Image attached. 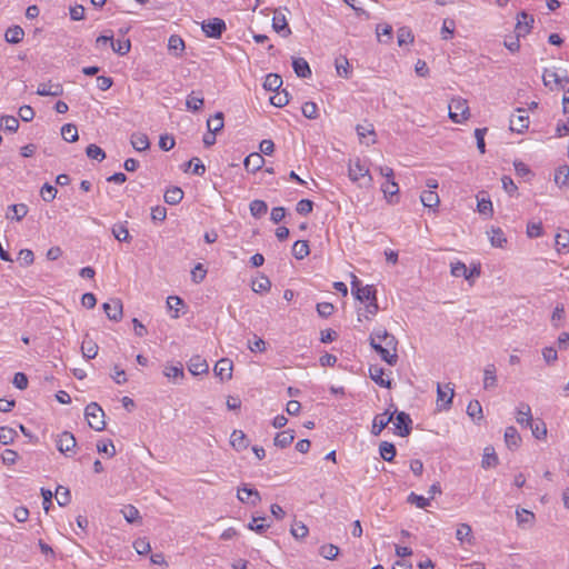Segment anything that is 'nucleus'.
<instances>
[{"label": "nucleus", "mask_w": 569, "mask_h": 569, "mask_svg": "<svg viewBox=\"0 0 569 569\" xmlns=\"http://www.w3.org/2000/svg\"><path fill=\"white\" fill-rule=\"evenodd\" d=\"M497 387V369L493 363H489L483 370V388L491 389Z\"/></svg>", "instance_id": "obj_20"}, {"label": "nucleus", "mask_w": 569, "mask_h": 569, "mask_svg": "<svg viewBox=\"0 0 569 569\" xmlns=\"http://www.w3.org/2000/svg\"><path fill=\"white\" fill-rule=\"evenodd\" d=\"M19 128V121L13 116H2L0 118V129L7 130L9 132H17Z\"/></svg>", "instance_id": "obj_49"}, {"label": "nucleus", "mask_w": 569, "mask_h": 569, "mask_svg": "<svg viewBox=\"0 0 569 569\" xmlns=\"http://www.w3.org/2000/svg\"><path fill=\"white\" fill-rule=\"evenodd\" d=\"M542 80H543V83L546 87L551 86V83L563 87L562 82H566V83L568 82L567 78L562 79L556 71L547 70V69L545 70V72L542 74Z\"/></svg>", "instance_id": "obj_39"}, {"label": "nucleus", "mask_w": 569, "mask_h": 569, "mask_svg": "<svg viewBox=\"0 0 569 569\" xmlns=\"http://www.w3.org/2000/svg\"><path fill=\"white\" fill-rule=\"evenodd\" d=\"M295 440V432L293 430H284L281 432H278L273 439L274 446L279 448H286L292 443Z\"/></svg>", "instance_id": "obj_29"}, {"label": "nucleus", "mask_w": 569, "mask_h": 569, "mask_svg": "<svg viewBox=\"0 0 569 569\" xmlns=\"http://www.w3.org/2000/svg\"><path fill=\"white\" fill-rule=\"evenodd\" d=\"M568 180H569V167L567 164L560 166L556 170V174H555L556 183L565 186L568 183Z\"/></svg>", "instance_id": "obj_61"}, {"label": "nucleus", "mask_w": 569, "mask_h": 569, "mask_svg": "<svg viewBox=\"0 0 569 569\" xmlns=\"http://www.w3.org/2000/svg\"><path fill=\"white\" fill-rule=\"evenodd\" d=\"M517 112L519 114L512 116L510 119V130L517 133H522L529 127V116L527 114V111L523 108H518Z\"/></svg>", "instance_id": "obj_8"}, {"label": "nucleus", "mask_w": 569, "mask_h": 569, "mask_svg": "<svg viewBox=\"0 0 569 569\" xmlns=\"http://www.w3.org/2000/svg\"><path fill=\"white\" fill-rule=\"evenodd\" d=\"M420 201L426 208L432 209L439 206L440 199L433 190H425L420 196Z\"/></svg>", "instance_id": "obj_33"}, {"label": "nucleus", "mask_w": 569, "mask_h": 569, "mask_svg": "<svg viewBox=\"0 0 569 569\" xmlns=\"http://www.w3.org/2000/svg\"><path fill=\"white\" fill-rule=\"evenodd\" d=\"M113 237L120 242H130L131 236L127 228V222L116 223L112 227Z\"/></svg>", "instance_id": "obj_31"}, {"label": "nucleus", "mask_w": 569, "mask_h": 569, "mask_svg": "<svg viewBox=\"0 0 569 569\" xmlns=\"http://www.w3.org/2000/svg\"><path fill=\"white\" fill-rule=\"evenodd\" d=\"M63 93V87L61 83H40L37 89V94L46 97L52 96L58 97Z\"/></svg>", "instance_id": "obj_19"}, {"label": "nucleus", "mask_w": 569, "mask_h": 569, "mask_svg": "<svg viewBox=\"0 0 569 569\" xmlns=\"http://www.w3.org/2000/svg\"><path fill=\"white\" fill-rule=\"evenodd\" d=\"M470 116L467 100L462 98L451 99L449 103V118L456 122L461 123Z\"/></svg>", "instance_id": "obj_4"}, {"label": "nucleus", "mask_w": 569, "mask_h": 569, "mask_svg": "<svg viewBox=\"0 0 569 569\" xmlns=\"http://www.w3.org/2000/svg\"><path fill=\"white\" fill-rule=\"evenodd\" d=\"M370 378L380 387L391 388V380L385 379V370L379 366H371L369 368Z\"/></svg>", "instance_id": "obj_21"}, {"label": "nucleus", "mask_w": 569, "mask_h": 569, "mask_svg": "<svg viewBox=\"0 0 569 569\" xmlns=\"http://www.w3.org/2000/svg\"><path fill=\"white\" fill-rule=\"evenodd\" d=\"M319 553L323 558L332 560V559H335L338 556L339 548L336 545H332V543L323 545V546L320 547Z\"/></svg>", "instance_id": "obj_59"}, {"label": "nucleus", "mask_w": 569, "mask_h": 569, "mask_svg": "<svg viewBox=\"0 0 569 569\" xmlns=\"http://www.w3.org/2000/svg\"><path fill=\"white\" fill-rule=\"evenodd\" d=\"M168 49L176 56H181L184 50V41L179 36H171L168 41Z\"/></svg>", "instance_id": "obj_47"}, {"label": "nucleus", "mask_w": 569, "mask_h": 569, "mask_svg": "<svg viewBox=\"0 0 569 569\" xmlns=\"http://www.w3.org/2000/svg\"><path fill=\"white\" fill-rule=\"evenodd\" d=\"M56 499L59 506H67L70 502V490L63 486H58L56 490Z\"/></svg>", "instance_id": "obj_55"}, {"label": "nucleus", "mask_w": 569, "mask_h": 569, "mask_svg": "<svg viewBox=\"0 0 569 569\" xmlns=\"http://www.w3.org/2000/svg\"><path fill=\"white\" fill-rule=\"evenodd\" d=\"M102 308L110 320H121L123 306L120 299H111L110 302L103 303Z\"/></svg>", "instance_id": "obj_13"}, {"label": "nucleus", "mask_w": 569, "mask_h": 569, "mask_svg": "<svg viewBox=\"0 0 569 569\" xmlns=\"http://www.w3.org/2000/svg\"><path fill=\"white\" fill-rule=\"evenodd\" d=\"M270 103L274 107H284L289 103V94L286 90L270 97Z\"/></svg>", "instance_id": "obj_63"}, {"label": "nucleus", "mask_w": 569, "mask_h": 569, "mask_svg": "<svg viewBox=\"0 0 569 569\" xmlns=\"http://www.w3.org/2000/svg\"><path fill=\"white\" fill-rule=\"evenodd\" d=\"M112 50L119 56H124L130 51L131 43L129 39L111 41Z\"/></svg>", "instance_id": "obj_53"}, {"label": "nucleus", "mask_w": 569, "mask_h": 569, "mask_svg": "<svg viewBox=\"0 0 569 569\" xmlns=\"http://www.w3.org/2000/svg\"><path fill=\"white\" fill-rule=\"evenodd\" d=\"M456 538L461 543L467 542L469 545H472L473 536L471 527L468 523H460L456 531Z\"/></svg>", "instance_id": "obj_30"}, {"label": "nucleus", "mask_w": 569, "mask_h": 569, "mask_svg": "<svg viewBox=\"0 0 569 569\" xmlns=\"http://www.w3.org/2000/svg\"><path fill=\"white\" fill-rule=\"evenodd\" d=\"M202 30L207 37L218 39L226 30V23L220 18L209 19L208 21H203Z\"/></svg>", "instance_id": "obj_7"}, {"label": "nucleus", "mask_w": 569, "mask_h": 569, "mask_svg": "<svg viewBox=\"0 0 569 569\" xmlns=\"http://www.w3.org/2000/svg\"><path fill=\"white\" fill-rule=\"evenodd\" d=\"M395 412L387 409L383 413L377 415L373 418L371 432L379 436L381 431L393 420Z\"/></svg>", "instance_id": "obj_14"}, {"label": "nucleus", "mask_w": 569, "mask_h": 569, "mask_svg": "<svg viewBox=\"0 0 569 569\" xmlns=\"http://www.w3.org/2000/svg\"><path fill=\"white\" fill-rule=\"evenodd\" d=\"M237 498L242 502L257 506L261 501V496L257 489L249 488L247 485L238 488Z\"/></svg>", "instance_id": "obj_9"}, {"label": "nucleus", "mask_w": 569, "mask_h": 569, "mask_svg": "<svg viewBox=\"0 0 569 569\" xmlns=\"http://www.w3.org/2000/svg\"><path fill=\"white\" fill-rule=\"evenodd\" d=\"M292 68L295 70V73L299 78H309L311 77V69L309 63L303 58H295L292 60Z\"/></svg>", "instance_id": "obj_24"}, {"label": "nucleus", "mask_w": 569, "mask_h": 569, "mask_svg": "<svg viewBox=\"0 0 569 569\" xmlns=\"http://www.w3.org/2000/svg\"><path fill=\"white\" fill-rule=\"evenodd\" d=\"M376 32L380 42L388 43L392 39V27L388 23L378 24Z\"/></svg>", "instance_id": "obj_43"}, {"label": "nucleus", "mask_w": 569, "mask_h": 569, "mask_svg": "<svg viewBox=\"0 0 569 569\" xmlns=\"http://www.w3.org/2000/svg\"><path fill=\"white\" fill-rule=\"evenodd\" d=\"M208 131L219 132L223 129V113L217 112L212 118L207 121Z\"/></svg>", "instance_id": "obj_48"}, {"label": "nucleus", "mask_w": 569, "mask_h": 569, "mask_svg": "<svg viewBox=\"0 0 569 569\" xmlns=\"http://www.w3.org/2000/svg\"><path fill=\"white\" fill-rule=\"evenodd\" d=\"M302 114L308 119H316L318 117V107L312 101H307L301 107Z\"/></svg>", "instance_id": "obj_62"}, {"label": "nucleus", "mask_w": 569, "mask_h": 569, "mask_svg": "<svg viewBox=\"0 0 569 569\" xmlns=\"http://www.w3.org/2000/svg\"><path fill=\"white\" fill-rule=\"evenodd\" d=\"M282 86V79L277 73H269L263 81V88L268 91H278Z\"/></svg>", "instance_id": "obj_37"}, {"label": "nucleus", "mask_w": 569, "mask_h": 569, "mask_svg": "<svg viewBox=\"0 0 569 569\" xmlns=\"http://www.w3.org/2000/svg\"><path fill=\"white\" fill-rule=\"evenodd\" d=\"M124 519L129 522V523H133L136 521H138L140 519V513H139V510L132 506V505H128L126 506L122 510H121Z\"/></svg>", "instance_id": "obj_57"}, {"label": "nucleus", "mask_w": 569, "mask_h": 569, "mask_svg": "<svg viewBox=\"0 0 569 569\" xmlns=\"http://www.w3.org/2000/svg\"><path fill=\"white\" fill-rule=\"evenodd\" d=\"M505 441L508 448H517L521 438L515 427H508L505 431Z\"/></svg>", "instance_id": "obj_40"}, {"label": "nucleus", "mask_w": 569, "mask_h": 569, "mask_svg": "<svg viewBox=\"0 0 569 569\" xmlns=\"http://www.w3.org/2000/svg\"><path fill=\"white\" fill-rule=\"evenodd\" d=\"M352 284V292L356 296V299H358L361 302H370L372 300L377 299V290L373 286L367 284L361 287L360 281L355 277Z\"/></svg>", "instance_id": "obj_6"}, {"label": "nucleus", "mask_w": 569, "mask_h": 569, "mask_svg": "<svg viewBox=\"0 0 569 569\" xmlns=\"http://www.w3.org/2000/svg\"><path fill=\"white\" fill-rule=\"evenodd\" d=\"M415 37L408 27H401L398 29V44L401 47L403 44L412 43Z\"/></svg>", "instance_id": "obj_54"}, {"label": "nucleus", "mask_w": 569, "mask_h": 569, "mask_svg": "<svg viewBox=\"0 0 569 569\" xmlns=\"http://www.w3.org/2000/svg\"><path fill=\"white\" fill-rule=\"evenodd\" d=\"M233 363L228 358H222L214 366V373L221 381H228L232 378Z\"/></svg>", "instance_id": "obj_11"}, {"label": "nucleus", "mask_w": 569, "mask_h": 569, "mask_svg": "<svg viewBox=\"0 0 569 569\" xmlns=\"http://www.w3.org/2000/svg\"><path fill=\"white\" fill-rule=\"evenodd\" d=\"M61 136L68 142H76L79 138L77 127L72 123L62 126Z\"/></svg>", "instance_id": "obj_50"}, {"label": "nucleus", "mask_w": 569, "mask_h": 569, "mask_svg": "<svg viewBox=\"0 0 569 569\" xmlns=\"http://www.w3.org/2000/svg\"><path fill=\"white\" fill-rule=\"evenodd\" d=\"M98 350V345L92 339H89L88 335H86L81 343L82 356L87 359H93L97 357Z\"/></svg>", "instance_id": "obj_25"}, {"label": "nucleus", "mask_w": 569, "mask_h": 569, "mask_svg": "<svg viewBox=\"0 0 569 569\" xmlns=\"http://www.w3.org/2000/svg\"><path fill=\"white\" fill-rule=\"evenodd\" d=\"M163 199L168 204H178L183 199V191L179 187H171L166 190Z\"/></svg>", "instance_id": "obj_32"}, {"label": "nucleus", "mask_w": 569, "mask_h": 569, "mask_svg": "<svg viewBox=\"0 0 569 569\" xmlns=\"http://www.w3.org/2000/svg\"><path fill=\"white\" fill-rule=\"evenodd\" d=\"M499 460L492 447L485 448L481 466L485 469L493 468L498 465Z\"/></svg>", "instance_id": "obj_36"}, {"label": "nucleus", "mask_w": 569, "mask_h": 569, "mask_svg": "<svg viewBox=\"0 0 569 569\" xmlns=\"http://www.w3.org/2000/svg\"><path fill=\"white\" fill-rule=\"evenodd\" d=\"M264 164V159L261 153H250L243 161V166L248 172H257Z\"/></svg>", "instance_id": "obj_17"}, {"label": "nucleus", "mask_w": 569, "mask_h": 569, "mask_svg": "<svg viewBox=\"0 0 569 569\" xmlns=\"http://www.w3.org/2000/svg\"><path fill=\"white\" fill-rule=\"evenodd\" d=\"M18 437V433L14 429L9 427H0V443L10 445Z\"/></svg>", "instance_id": "obj_52"}, {"label": "nucleus", "mask_w": 569, "mask_h": 569, "mask_svg": "<svg viewBox=\"0 0 569 569\" xmlns=\"http://www.w3.org/2000/svg\"><path fill=\"white\" fill-rule=\"evenodd\" d=\"M348 174L353 182H359L360 187L370 186L372 180L369 173V169L362 163V161L359 158H357L355 161L349 162Z\"/></svg>", "instance_id": "obj_2"}, {"label": "nucleus", "mask_w": 569, "mask_h": 569, "mask_svg": "<svg viewBox=\"0 0 569 569\" xmlns=\"http://www.w3.org/2000/svg\"><path fill=\"white\" fill-rule=\"evenodd\" d=\"M517 523L522 529H530L535 526L536 516L532 511L527 509L516 510Z\"/></svg>", "instance_id": "obj_16"}, {"label": "nucleus", "mask_w": 569, "mask_h": 569, "mask_svg": "<svg viewBox=\"0 0 569 569\" xmlns=\"http://www.w3.org/2000/svg\"><path fill=\"white\" fill-rule=\"evenodd\" d=\"M451 274L453 277H465V279L470 280L472 273H468V269L463 262H456L451 264Z\"/></svg>", "instance_id": "obj_56"}, {"label": "nucleus", "mask_w": 569, "mask_h": 569, "mask_svg": "<svg viewBox=\"0 0 569 569\" xmlns=\"http://www.w3.org/2000/svg\"><path fill=\"white\" fill-rule=\"evenodd\" d=\"M189 371L193 376L206 373L209 370V366L204 359L200 356L192 357L189 362Z\"/></svg>", "instance_id": "obj_22"}, {"label": "nucleus", "mask_w": 569, "mask_h": 569, "mask_svg": "<svg viewBox=\"0 0 569 569\" xmlns=\"http://www.w3.org/2000/svg\"><path fill=\"white\" fill-rule=\"evenodd\" d=\"M130 142L137 151H144L150 147L148 136L140 132L132 133Z\"/></svg>", "instance_id": "obj_28"}, {"label": "nucleus", "mask_w": 569, "mask_h": 569, "mask_svg": "<svg viewBox=\"0 0 569 569\" xmlns=\"http://www.w3.org/2000/svg\"><path fill=\"white\" fill-rule=\"evenodd\" d=\"M535 22V19L531 14L527 13L526 11H521L517 17V24L515 32L518 36V38L527 36Z\"/></svg>", "instance_id": "obj_10"}, {"label": "nucleus", "mask_w": 569, "mask_h": 569, "mask_svg": "<svg viewBox=\"0 0 569 569\" xmlns=\"http://www.w3.org/2000/svg\"><path fill=\"white\" fill-rule=\"evenodd\" d=\"M40 194L46 202H51L57 196V189L49 183H44L40 190Z\"/></svg>", "instance_id": "obj_64"}, {"label": "nucleus", "mask_w": 569, "mask_h": 569, "mask_svg": "<svg viewBox=\"0 0 569 569\" xmlns=\"http://www.w3.org/2000/svg\"><path fill=\"white\" fill-rule=\"evenodd\" d=\"M393 432L399 437H407L412 430V420L405 411L395 410Z\"/></svg>", "instance_id": "obj_5"}, {"label": "nucleus", "mask_w": 569, "mask_h": 569, "mask_svg": "<svg viewBox=\"0 0 569 569\" xmlns=\"http://www.w3.org/2000/svg\"><path fill=\"white\" fill-rule=\"evenodd\" d=\"M379 452L383 460L390 462L396 456V447L391 442L382 441L379 446Z\"/></svg>", "instance_id": "obj_42"}, {"label": "nucleus", "mask_w": 569, "mask_h": 569, "mask_svg": "<svg viewBox=\"0 0 569 569\" xmlns=\"http://www.w3.org/2000/svg\"><path fill=\"white\" fill-rule=\"evenodd\" d=\"M23 36V29L19 26H13L7 29L4 38L7 42L16 44L22 41Z\"/></svg>", "instance_id": "obj_35"}, {"label": "nucleus", "mask_w": 569, "mask_h": 569, "mask_svg": "<svg viewBox=\"0 0 569 569\" xmlns=\"http://www.w3.org/2000/svg\"><path fill=\"white\" fill-rule=\"evenodd\" d=\"M264 521L266 517H252V520L247 525V528L259 535H262L271 526L270 523H266Z\"/></svg>", "instance_id": "obj_41"}, {"label": "nucleus", "mask_w": 569, "mask_h": 569, "mask_svg": "<svg viewBox=\"0 0 569 569\" xmlns=\"http://www.w3.org/2000/svg\"><path fill=\"white\" fill-rule=\"evenodd\" d=\"M272 28L276 32L281 33L282 37H289L291 34V30L288 27V22L286 17L276 11L272 18Z\"/></svg>", "instance_id": "obj_18"}, {"label": "nucleus", "mask_w": 569, "mask_h": 569, "mask_svg": "<svg viewBox=\"0 0 569 569\" xmlns=\"http://www.w3.org/2000/svg\"><path fill=\"white\" fill-rule=\"evenodd\" d=\"M84 416L90 428L101 431L106 427L104 412L97 402H90L84 409Z\"/></svg>", "instance_id": "obj_3"}, {"label": "nucleus", "mask_w": 569, "mask_h": 569, "mask_svg": "<svg viewBox=\"0 0 569 569\" xmlns=\"http://www.w3.org/2000/svg\"><path fill=\"white\" fill-rule=\"evenodd\" d=\"M517 422L521 426L529 427L533 422L531 408L527 403H520L517 412Z\"/></svg>", "instance_id": "obj_26"}, {"label": "nucleus", "mask_w": 569, "mask_h": 569, "mask_svg": "<svg viewBox=\"0 0 569 569\" xmlns=\"http://www.w3.org/2000/svg\"><path fill=\"white\" fill-rule=\"evenodd\" d=\"M490 242L493 247L502 248L506 242L507 238L505 237V233L500 228H492L490 231Z\"/></svg>", "instance_id": "obj_51"}, {"label": "nucleus", "mask_w": 569, "mask_h": 569, "mask_svg": "<svg viewBox=\"0 0 569 569\" xmlns=\"http://www.w3.org/2000/svg\"><path fill=\"white\" fill-rule=\"evenodd\" d=\"M309 252V243L307 240H298L292 246V254L298 260L306 258Z\"/></svg>", "instance_id": "obj_38"}, {"label": "nucleus", "mask_w": 569, "mask_h": 569, "mask_svg": "<svg viewBox=\"0 0 569 569\" xmlns=\"http://www.w3.org/2000/svg\"><path fill=\"white\" fill-rule=\"evenodd\" d=\"M86 153L89 158L98 161H102L106 158V152L94 143H91L87 147Z\"/></svg>", "instance_id": "obj_58"}, {"label": "nucleus", "mask_w": 569, "mask_h": 569, "mask_svg": "<svg viewBox=\"0 0 569 569\" xmlns=\"http://www.w3.org/2000/svg\"><path fill=\"white\" fill-rule=\"evenodd\" d=\"M97 450L99 453H106L110 458H112L116 455L114 445L110 439L108 441H98Z\"/></svg>", "instance_id": "obj_60"}, {"label": "nucleus", "mask_w": 569, "mask_h": 569, "mask_svg": "<svg viewBox=\"0 0 569 569\" xmlns=\"http://www.w3.org/2000/svg\"><path fill=\"white\" fill-rule=\"evenodd\" d=\"M203 104H204L203 97L201 96V93H199V92L197 93L194 91H192L188 96L187 101H186L187 108L193 112L201 110Z\"/></svg>", "instance_id": "obj_34"}, {"label": "nucleus", "mask_w": 569, "mask_h": 569, "mask_svg": "<svg viewBox=\"0 0 569 569\" xmlns=\"http://www.w3.org/2000/svg\"><path fill=\"white\" fill-rule=\"evenodd\" d=\"M251 288L257 293L268 292L271 288V281L268 277L261 274L258 279L252 281Z\"/></svg>", "instance_id": "obj_46"}, {"label": "nucleus", "mask_w": 569, "mask_h": 569, "mask_svg": "<svg viewBox=\"0 0 569 569\" xmlns=\"http://www.w3.org/2000/svg\"><path fill=\"white\" fill-rule=\"evenodd\" d=\"M249 209H250V213L254 218H261L262 216H264L267 213L268 206L263 200L256 199L250 202Z\"/></svg>", "instance_id": "obj_45"}, {"label": "nucleus", "mask_w": 569, "mask_h": 569, "mask_svg": "<svg viewBox=\"0 0 569 569\" xmlns=\"http://www.w3.org/2000/svg\"><path fill=\"white\" fill-rule=\"evenodd\" d=\"M230 443L238 451L243 450L249 446L247 436L241 430H234L231 433Z\"/></svg>", "instance_id": "obj_27"}, {"label": "nucleus", "mask_w": 569, "mask_h": 569, "mask_svg": "<svg viewBox=\"0 0 569 569\" xmlns=\"http://www.w3.org/2000/svg\"><path fill=\"white\" fill-rule=\"evenodd\" d=\"M8 209L13 212V216H9V213H7V218L16 219L17 221L22 220L29 211L28 206L24 203L11 204Z\"/></svg>", "instance_id": "obj_44"}, {"label": "nucleus", "mask_w": 569, "mask_h": 569, "mask_svg": "<svg viewBox=\"0 0 569 569\" xmlns=\"http://www.w3.org/2000/svg\"><path fill=\"white\" fill-rule=\"evenodd\" d=\"M455 391L453 388L450 387V383L446 385L445 388L438 383L437 385V401L442 409H449L452 402Z\"/></svg>", "instance_id": "obj_15"}, {"label": "nucleus", "mask_w": 569, "mask_h": 569, "mask_svg": "<svg viewBox=\"0 0 569 569\" xmlns=\"http://www.w3.org/2000/svg\"><path fill=\"white\" fill-rule=\"evenodd\" d=\"M356 131H357V134H358L361 143H366L367 146H369V144H373L376 142L375 138H372L370 141L366 140V138L368 136H372V137L376 136L373 126L371 123L358 124L356 127Z\"/></svg>", "instance_id": "obj_23"}, {"label": "nucleus", "mask_w": 569, "mask_h": 569, "mask_svg": "<svg viewBox=\"0 0 569 569\" xmlns=\"http://www.w3.org/2000/svg\"><path fill=\"white\" fill-rule=\"evenodd\" d=\"M369 342L372 349L380 356V358L390 366H396L398 362L397 346L398 340L386 329H376L369 337Z\"/></svg>", "instance_id": "obj_1"}, {"label": "nucleus", "mask_w": 569, "mask_h": 569, "mask_svg": "<svg viewBox=\"0 0 569 569\" xmlns=\"http://www.w3.org/2000/svg\"><path fill=\"white\" fill-rule=\"evenodd\" d=\"M56 445L61 453L67 455L68 452L73 451L77 441L71 432L63 431L61 435L58 436Z\"/></svg>", "instance_id": "obj_12"}]
</instances>
